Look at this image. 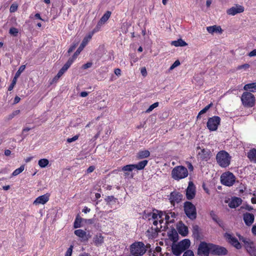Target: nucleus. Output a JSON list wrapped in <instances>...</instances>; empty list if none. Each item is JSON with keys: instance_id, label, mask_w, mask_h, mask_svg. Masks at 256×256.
<instances>
[{"instance_id": "f257e3e1", "label": "nucleus", "mask_w": 256, "mask_h": 256, "mask_svg": "<svg viewBox=\"0 0 256 256\" xmlns=\"http://www.w3.org/2000/svg\"><path fill=\"white\" fill-rule=\"evenodd\" d=\"M190 245V242L188 239H184L178 244H172L171 248L172 254L176 256H180L182 252L188 249Z\"/></svg>"}, {"instance_id": "f03ea898", "label": "nucleus", "mask_w": 256, "mask_h": 256, "mask_svg": "<svg viewBox=\"0 0 256 256\" xmlns=\"http://www.w3.org/2000/svg\"><path fill=\"white\" fill-rule=\"evenodd\" d=\"M130 254L133 256H141L147 250V246L142 242H136L132 244L130 248Z\"/></svg>"}, {"instance_id": "7ed1b4c3", "label": "nucleus", "mask_w": 256, "mask_h": 256, "mask_svg": "<svg viewBox=\"0 0 256 256\" xmlns=\"http://www.w3.org/2000/svg\"><path fill=\"white\" fill-rule=\"evenodd\" d=\"M231 156L224 150L219 152L216 156V160L218 165L222 168H226L230 164Z\"/></svg>"}, {"instance_id": "20e7f679", "label": "nucleus", "mask_w": 256, "mask_h": 256, "mask_svg": "<svg viewBox=\"0 0 256 256\" xmlns=\"http://www.w3.org/2000/svg\"><path fill=\"white\" fill-rule=\"evenodd\" d=\"M188 174L187 168L182 166L174 167L172 171V178L176 180H179L187 177Z\"/></svg>"}, {"instance_id": "39448f33", "label": "nucleus", "mask_w": 256, "mask_h": 256, "mask_svg": "<svg viewBox=\"0 0 256 256\" xmlns=\"http://www.w3.org/2000/svg\"><path fill=\"white\" fill-rule=\"evenodd\" d=\"M184 210L188 218L194 220L196 218V210L194 204L191 202L186 201L184 204Z\"/></svg>"}, {"instance_id": "423d86ee", "label": "nucleus", "mask_w": 256, "mask_h": 256, "mask_svg": "<svg viewBox=\"0 0 256 256\" xmlns=\"http://www.w3.org/2000/svg\"><path fill=\"white\" fill-rule=\"evenodd\" d=\"M240 100L244 107L252 108L255 104V96L250 92H244L240 97Z\"/></svg>"}, {"instance_id": "0eeeda50", "label": "nucleus", "mask_w": 256, "mask_h": 256, "mask_svg": "<svg viewBox=\"0 0 256 256\" xmlns=\"http://www.w3.org/2000/svg\"><path fill=\"white\" fill-rule=\"evenodd\" d=\"M236 180L235 176L230 172L223 173L220 176V182L224 186H232Z\"/></svg>"}, {"instance_id": "6e6552de", "label": "nucleus", "mask_w": 256, "mask_h": 256, "mask_svg": "<svg viewBox=\"0 0 256 256\" xmlns=\"http://www.w3.org/2000/svg\"><path fill=\"white\" fill-rule=\"evenodd\" d=\"M210 246H211L210 243L200 242L198 247L197 254L199 256H208L210 253L211 254Z\"/></svg>"}, {"instance_id": "1a4fd4ad", "label": "nucleus", "mask_w": 256, "mask_h": 256, "mask_svg": "<svg viewBox=\"0 0 256 256\" xmlns=\"http://www.w3.org/2000/svg\"><path fill=\"white\" fill-rule=\"evenodd\" d=\"M220 118L218 116H214L208 118L207 122V127L210 131H214L218 129L220 124Z\"/></svg>"}, {"instance_id": "9d476101", "label": "nucleus", "mask_w": 256, "mask_h": 256, "mask_svg": "<svg viewBox=\"0 0 256 256\" xmlns=\"http://www.w3.org/2000/svg\"><path fill=\"white\" fill-rule=\"evenodd\" d=\"M91 38L92 36L90 34L87 36L84 37L78 48L74 53L72 56L70 58L69 60H72V62H73L77 58L78 56L80 53V52L83 50L84 48L87 45L88 42Z\"/></svg>"}, {"instance_id": "9b49d317", "label": "nucleus", "mask_w": 256, "mask_h": 256, "mask_svg": "<svg viewBox=\"0 0 256 256\" xmlns=\"http://www.w3.org/2000/svg\"><path fill=\"white\" fill-rule=\"evenodd\" d=\"M211 254L214 255H226L228 253L227 250L221 246L211 244Z\"/></svg>"}, {"instance_id": "f8f14e48", "label": "nucleus", "mask_w": 256, "mask_h": 256, "mask_svg": "<svg viewBox=\"0 0 256 256\" xmlns=\"http://www.w3.org/2000/svg\"><path fill=\"white\" fill-rule=\"evenodd\" d=\"M183 196L180 192L174 191L170 193L169 200L170 204L174 206L176 203L178 204L180 202Z\"/></svg>"}, {"instance_id": "ddd939ff", "label": "nucleus", "mask_w": 256, "mask_h": 256, "mask_svg": "<svg viewBox=\"0 0 256 256\" xmlns=\"http://www.w3.org/2000/svg\"><path fill=\"white\" fill-rule=\"evenodd\" d=\"M224 237L227 241L237 249H240L242 248L241 244L236 238L232 236L229 233H226Z\"/></svg>"}, {"instance_id": "4468645a", "label": "nucleus", "mask_w": 256, "mask_h": 256, "mask_svg": "<svg viewBox=\"0 0 256 256\" xmlns=\"http://www.w3.org/2000/svg\"><path fill=\"white\" fill-rule=\"evenodd\" d=\"M163 215L164 212L161 211H158V210H156L155 212L154 210H153V212H150L148 214V218L149 220H158V218H160V220H159V222L160 224H162L164 222L163 218Z\"/></svg>"}, {"instance_id": "2eb2a0df", "label": "nucleus", "mask_w": 256, "mask_h": 256, "mask_svg": "<svg viewBox=\"0 0 256 256\" xmlns=\"http://www.w3.org/2000/svg\"><path fill=\"white\" fill-rule=\"evenodd\" d=\"M195 195L196 187L192 182H190L186 190V198L188 200H191L194 198Z\"/></svg>"}, {"instance_id": "dca6fc26", "label": "nucleus", "mask_w": 256, "mask_h": 256, "mask_svg": "<svg viewBox=\"0 0 256 256\" xmlns=\"http://www.w3.org/2000/svg\"><path fill=\"white\" fill-rule=\"evenodd\" d=\"M72 63L73 62H72V60L68 59L67 62L60 68L57 74L54 78V80H56L59 79L62 76V75L68 70V69L70 67Z\"/></svg>"}, {"instance_id": "f3484780", "label": "nucleus", "mask_w": 256, "mask_h": 256, "mask_svg": "<svg viewBox=\"0 0 256 256\" xmlns=\"http://www.w3.org/2000/svg\"><path fill=\"white\" fill-rule=\"evenodd\" d=\"M244 11V7L236 4L235 6L228 9L226 11L228 15L234 16L238 14L242 13Z\"/></svg>"}, {"instance_id": "a211bd4d", "label": "nucleus", "mask_w": 256, "mask_h": 256, "mask_svg": "<svg viewBox=\"0 0 256 256\" xmlns=\"http://www.w3.org/2000/svg\"><path fill=\"white\" fill-rule=\"evenodd\" d=\"M74 234L78 238H81L82 240L86 242L91 237L90 233L87 234L84 230L78 229L74 230Z\"/></svg>"}, {"instance_id": "6ab92c4d", "label": "nucleus", "mask_w": 256, "mask_h": 256, "mask_svg": "<svg viewBox=\"0 0 256 256\" xmlns=\"http://www.w3.org/2000/svg\"><path fill=\"white\" fill-rule=\"evenodd\" d=\"M244 244L246 248L250 254L251 256H256V248L254 242L250 240L248 242H244Z\"/></svg>"}, {"instance_id": "aec40b11", "label": "nucleus", "mask_w": 256, "mask_h": 256, "mask_svg": "<svg viewBox=\"0 0 256 256\" xmlns=\"http://www.w3.org/2000/svg\"><path fill=\"white\" fill-rule=\"evenodd\" d=\"M243 218L246 224L250 226L254 222V216L252 214L246 212L244 214Z\"/></svg>"}, {"instance_id": "412c9836", "label": "nucleus", "mask_w": 256, "mask_h": 256, "mask_svg": "<svg viewBox=\"0 0 256 256\" xmlns=\"http://www.w3.org/2000/svg\"><path fill=\"white\" fill-rule=\"evenodd\" d=\"M49 200V195L45 194L38 197L34 202V204L38 205L40 204H45Z\"/></svg>"}, {"instance_id": "4be33fe9", "label": "nucleus", "mask_w": 256, "mask_h": 256, "mask_svg": "<svg viewBox=\"0 0 256 256\" xmlns=\"http://www.w3.org/2000/svg\"><path fill=\"white\" fill-rule=\"evenodd\" d=\"M242 204V200L237 197H234L232 199L228 204V206L230 208H236Z\"/></svg>"}, {"instance_id": "5701e85b", "label": "nucleus", "mask_w": 256, "mask_h": 256, "mask_svg": "<svg viewBox=\"0 0 256 256\" xmlns=\"http://www.w3.org/2000/svg\"><path fill=\"white\" fill-rule=\"evenodd\" d=\"M178 233L182 236H186L188 234V228L184 224H180L178 227Z\"/></svg>"}, {"instance_id": "b1692460", "label": "nucleus", "mask_w": 256, "mask_h": 256, "mask_svg": "<svg viewBox=\"0 0 256 256\" xmlns=\"http://www.w3.org/2000/svg\"><path fill=\"white\" fill-rule=\"evenodd\" d=\"M160 231L158 227L154 228H151L146 231L147 234L149 238H156L158 232Z\"/></svg>"}, {"instance_id": "393cba45", "label": "nucleus", "mask_w": 256, "mask_h": 256, "mask_svg": "<svg viewBox=\"0 0 256 256\" xmlns=\"http://www.w3.org/2000/svg\"><path fill=\"white\" fill-rule=\"evenodd\" d=\"M168 236L169 239L173 242L172 244H175L178 240V234L174 229L168 234Z\"/></svg>"}, {"instance_id": "a878e982", "label": "nucleus", "mask_w": 256, "mask_h": 256, "mask_svg": "<svg viewBox=\"0 0 256 256\" xmlns=\"http://www.w3.org/2000/svg\"><path fill=\"white\" fill-rule=\"evenodd\" d=\"M206 30L210 34H213L214 32L222 33V32L221 27L216 25L206 27Z\"/></svg>"}, {"instance_id": "bb28decb", "label": "nucleus", "mask_w": 256, "mask_h": 256, "mask_svg": "<svg viewBox=\"0 0 256 256\" xmlns=\"http://www.w3.org/2000/svg\"><path fill=\"white\" fill-rule=\"evenodd\" d=\"M150 156V152L148 150H140L137 154V158L138 159H142L148 158Z\"/></svg>"}, {"instance_id": "cd10ccee", "label": "nucleus", "mask_w": 256, "mask_h": 256, "mask_svg": "<svg viewBox=\"0 0 256 256\" xmlns=\"http://www.w3.org/2000/svg\"><path fill=\"white\" fill-rule=\"evenodd\" d=\"M244 90H250L251 92H256V82L248 84L244 87Z\"/></svg>"}, {"instance_id": "c85d7f7f", "label": "nucleus", "mask_w": 256, "mask_h": 256, "mask_svg": "<svg viewBox=\"0 0 256 256\" xmlns=\"http://www.w3.org/2000/svg\"><path fill=\"white\" fill-rule=\"evenodd\" d=\"M148 163V160H144L140 162L137 164H134V168L138 170H143Z\"/></svg>"}, {"instance_id": "c756f323", "label": "nucleus", "mask_w": 256, "mask_h": 256, "mask_svg": "<svg viewBox=\"0 0 256 256\" xmlns=\"http://www.w3.org/2000/svg\"><path fill=\"white\" fill-rule=\"evenodd\" d=\"M248 157L251 161L256 162V149L250 150L248 153Z\"/></svg>"}, {"instance_id": "7c9ffc66", "label": "nucleus", "mask_w": 256, "mask_h": 256, "mask_svg": "<svg viewBox=\"0 0 256 256\" xmlns=\"http://www.w3.org/2000/svg\"><path fill=\"white\" fill-rule=\"evenodd\" d=\"M198 155L200 156L202 160H206L209 156V151L208 150H206L204 148L202 149L200 151L198 152Z\"/></svg>"}, {"instance_id": "2f4dec72", "label": "nucleus", "mask_w": 256, "mask_h": 256, "mask_svg": "<svg viewBox=\"0 0 256 256\" xmlns=\"http://www.w3.org/2000/svg\"><path fill=\"white\" fill-rule=\"evenodd\" d=\"M172 45L174 46H186L187 44L182 39L180 38L177 40L172 41L171 42Z\"/></svg>"}, {"instance_id": "473e14b6", "label": "nucleus", "mask_w": 256, "mask_h": 256, "mask_svg": "<svg viewBox=\"0 0 256 256\" xmlns=\"http://www.w3.org/2000/svg\"><path fill=\"white\" fill-rule=\"evenodd\" d=\"M200 227L198 225H194L192 226V234L194 238H198L200 236Z\"/></svg>"}, {"instance_id": "72a5a7b5", "label": "nucleus", "mask_w": 256, "mask_h": 256, "mask_svg": "<svg viewBox=\"0 0 256 256\" xmlns=\"http://www.w3.org/2000/svg\"><path fill=\"white\" fill-rule=\"evenodd\" d=\"M110 14L111 12L110 11H107L100 19V20L98 23V25H99L100 23H104L106 22L110 18Z\"/></svg>"}, {"instance_id": "f704fd0d", "label": "nucleus", "mask_w": 256, "mask_h": 256, "mask_svg": "<svg viewBox=\"0 0 256 256\" xmlns=\"http://www.w3.org/2000/svg\"><path fill=\"white\" fill-rule=\"evenodd\" d=\"M103 242V237L100 235L96 236L94 238V242L96 246L101 245Z\"/></svg>"}, {"instance_id": "c9c22d12", "label": "nucleus", "mask_w": 256, "mask_h": 256, "mask_svg": "<svg viewBox=\"0 0 256 256\" xmlns=\"http://www.w3.org/2000/svg\"><path fill=\"white\" fill-rule=\"evenodd\" d=\"M49 164V160L46 158H42L38 160V164L41 168H46Z\"/></svg>"}, {"instance_id": "e433bc0d", "label": "nucleus", "mask_w": 256, "mask_h": 256, "mask_svg": "<svg viewBox=\"0 0 256 256\" xmlns=\"http://www.w3.org/2000/svg\"><path fill=\"white\" fill-rule=\"evenodd\" d=\"M83 219L77 216L74 223V228H77L81 227V223Z\"/></svg>"}, {"instance_id": "4c0bfd02", "label": "nucleus", "mask_w": 256, "mask_h": 256, "mask_svg": "<svg viewBox=\"0 0 256 256\" xmlns=\"http://www.w3.org/2000/svg\"><path fill=\"white\" fill-rule=\"evenodd\" d=\"M24 165L21 166L19 168L15 170L12 173V176H16L20 173H21L24 170Z\"/></svg>"}, {"instance_id": "58836bf2", "label": "nucleus", "mask_w": 256, "mask_h": 256, "mask_svg": "<svg viewBox=\"0 0 256 256\" xmlns=\"http://www.w3.org/2000/svg\"><path fill=\"white\" fill-rule=\"evenodd\" d=\"M25 68H26L25 65L21 66L19 68L18 70L16 72L14 77H16V78H18L20 76V74L24 72V70H25Z\"/></svg>"}, {"instance_id": "ea45409f", "label": "nucleus", "mask_w": 256, "mask_h": 256, "mask_svg": "<svg viewBox=\"0 0 256 256\" xmlns=\"http://www.w3.org/2000/svg\"><path fill=\"white\" fill-rule=\"evenodd\" d=\"M164 216V218L166 220V224L172 223L174 222V219H170V216L169 215V213L164 212L163 217Z\"/></svg>"}, {"instance_id": "a19ab883", "label": "nucleus", "mask_w": 256, "mask_h": 256, "mask_svg": "<svg viewBox=\"0 0 256 256\" xmlns=\"http://www.w3.org/2000/svg\"><path fill=\"white\" fill-rule=\"evenodd\" d=\"M135 169L134 164H128L124 166L122 170L123 171L131 172Z\"/></svg>"}, {"instance_id": "79ce46f5", "label": "nucleus", "mask_w": 256, "mask_h": 256, "mask_svg": "<svg viewBox=\"0 0 256 256\" xmlns=\"http://www.w3.org/2000/svg\"><path fill=\"white\" fill-rule=\"evenodd\" d=\"M159 103L158 102H154L151 106H149V108L146 110V113H150L151 112L154 108H156L158 106Z\"/></svg>"}, {"instance_id": "37998d69", "label": "nucleus", "mask_w": 256, "mask_h": 256, "mask_svg": "<svg viewBox=\"0 0 256 256\" xmlns=\"http://www.w3.org/2000/svg\"><path fill=\"white\" fill-rule=\"evenodd\" d=\"M116 198H115L114 196H108L106 198H105L106 202L110 204L112 202H116Z\"/></svg>"}, {"instance_id": "c03bdc74", "label": "nucleus", "mask_w": 256, "mask_h": 256, "mask_svg": "<svg viewBox=\"0 0 256 256\" xmlns=\"http://www.w3.org/2000/svg\"><path fill=\"white\" fill-rule=\"evenodd\" d=\"M212 106V104L210 103V104H209L208 106H205L202 110L199 112V115H201L202 114L206 113Z\"/></svg>"}, {"instance_id": "a18cd8bd", "label": "nucleus", "mask_w": 256, "mask_h": 256, "mask_svg": "<svg viewBox=\"0 0 256 256\" xmlns=\"http://www.w3.org/2000/svg\"><path fill=\"white\" fill-rule=\"evenodd\" d=\"M9 33L13 36H16L18 34V30L16 28H11L10 29Z\"/></svg>"}, {"instance_id": "49530a36", "label": "nucleus", "mask_w": 256, "mask_h": 256, "mask_svg": "<svg viewBox=\"0 0 256 256\" xmlns=\"http://www.w3.org/2000/svg\"><path fill=\"white\" fill-rule=\"evenodd\" d=\"M17 79H18L17 78H16V77L14 76L11 84L8 88V90L11 91L14 88V86L15 84H16Z\"/></svg>"}, {"instance_id": "de8ad7c7", "label": "nucleus", "mask_w": 256, "mask_h": 256, "mask_svg": "<svg viewBox=\"0 0 256 256\" xmlns=\"http://www.w3.org/2000/svg\"><path fill=\"white\" fill-rule=\"evenodd\" d=\"M20 113V110H16L14 111L12 114L8 115V120H11L14 118L15 116L18 114Z\"/></svg>"}, {"instance_id": "09e8293b", "label": "nucleus", "mask_w": 256, "mask_h": 256, "mask_svg": "<svg viewBox=\"0 0 256 256\" xmlns=\"http://www.w3.org/2000/svg\"><path fill=\"white\" fill-rule=\"evenodd\" d=\"M182 256H194V252L190 250H186L184 252Z\"/></svg>"}, {"instance_id": "8fccbe9b", "label": "nucleus", "mask_w": 256, "mask_h": 256, "mask_svg": "<svg viewBox=\"0 0 256 256\" xmlns=\"http://www.w3.org/2000/svg\"><path fill=\"white\" fill-rule=\"evenodd\" d=\"M180 61L178 60H176L173 64L170 66V70H171L173 69H174L175 68L177 67L178 66H180Z\"/></svg>"}, {"instance_id": "3c124183", "label": "nucleus", "mask_w": 256, "mask_h": 256, "mask_svg": "<svg viewBox=\"0 0 256 256\" xmlns=\"http://www.w3.org/2000/svg\"><path fill=\"white\" fill-rule=\"evenodd\" d=\"M18 6L16 4H12L10 8V12H14L18 10Z\"/></svg>"}, {"instance_id": "603ef678", "label": "nucleus", "mask_w": 256, "mask_h": 256, "mask_svg": "<svg viewBox=\"0 0 256 256\" xmlns=\"http://www.w3.org/2000/svg\"><path fill=\"white\" fill-rule=\"evenodd\" d=\"M78 136L76 135V136H73L72 138H68L66 140V142L68 143H70V142L76 141V140H77L78 139Z\"/></svg>"}, {"instance_id": "864d4df0", "label": "nucleus", "mask_w": 256, "mask_h": 256, "mask_svg": "<svg viewBox=\"0 0 256 256\" xmlns=\"http://www.w3.org/2000/svg\"><path fill=\"white\" fill-rule=\"evenodd\" d=\"M72 246H71L65 254V256H71L72 251Z\"/></svg>"}, {"instance_id": "5fc2aeb1", "label": "nucleus", "mask_w": 256, "mask_h": 256, "mask_svg": "<svg viewBox=\"0 0 256 256\" xmlns=\"http://www.w3.org/2000/svg\"><path fill=\"white\" fill-rule=\"evenodd\" d=\"M210 216L212 217V219L216 222H217V220L218 219L217 216L214 214V212L213 211L210 212Z\"/></svg>"}, {"instance_id": "6e6d98bb", "label": "nucleus", "mask_w": 256, "mask_h": 256, "mask_svg": "<svg viewBox=\"0 0 256 256\" xmlns=\"http://www.w3.org/2000/svg\"><path fill=\"white\" fill-rule=\"evenodd\" d=\"M83 221L85 223L88 224H92L94 222V218L83 219Z\"/></svg>"}, {"instance_id": "4d7b16f0", "label": "nucleus", "mask_w": 256, "mask_h": 256, "mask_svg": "<svg viewBox=\"0 0 256 256\" xmlns=\"http://www.w3.org/2000/svg\"><path fill=\"white\" fill-rule=\"evenodd\" d=\"M76 44H74L72 45V46H70V47L69 48V49L68 51V54L71 53L76 48Z\"/></svg>"}, {"instance_id": "13d9d810", "label": "nucleus", "mask_w": 256, "mask_h": 256, "mask_svg": "<svg viewBox=\"0 0 256 256\" xmlns=\"http://www.w3.org/2000/svg\"><path fill=\"white\" fill-rule=\"evenodd\" d=\"M140 72L143 76H146V75L147 74V72L146 68H142L140 70Z\"/></svg>"}, {"instance_id": "bf43d9fd", "label": "nucleus", "mask_w": 256, "mask_h": 256, "mask_svg": "<svg viewBox=\"0 0 256 256\" xmlns=\"http://www.w3.org/2000/svg\"><path fill=\"white\" fill-rule=\"evenodd\" d=\"M92 66V62H87L86 64H84L82 66V68L84 69H86V68H90Z\"/></svg>"}, {"instance_id": "052dcab7", "label": "nucleus", "mask_w": 256, "mask_h": 256, "mask_svg": "<svg viewBox=\"0 0 256 256\" xmlns=\"http://www.w3.org/2000/svg\"><path fill=\"white\" fill-rule=\"evenodd\" d=\"M250 67V65L248 64H246L238 66V69H242V68H246Z\"/></svg>"}, {"instance_id": "680f3d73", "label": "nucleus", "mask_w": 256, "mask_h": 256, "mask_svg": "<svg viewBox=\"0 0 256 256\" xmlns=\"http://www.w3.org/2000/svg\"><path fill=\"white\" fill-rule=\"evenodd\" d=\"M95 169V167L93 166H90L86 170L88 173L92 172Z\"/></svg>"}, {"instance_id": "e2e57ef3", "label": "nucleus", "mask_w": 256, "mask_h": 256, "mask_svg": "<svg viewBox=\"0 0 256 256\" xmlns=\"http://www.w3.org/2000/svg\"><path fill=\"white\" fill-rule=\"evenodd\" d=\"M248 56H250V57L256 56V49L254 50H253L251 51L248 54Z\"/></svg>"}, {"instance_id": "0e129e2a", "label": "nucleus", "mask_w": 256, "mask_h": 256, "mask_svg": "<svg viewBox=\"0 0 256 256\" xmlns=\"http://www.w3.org/2000/svg\"><path fill=\"white\" fill-rule=\"evenodd\" d=\"M20 100V98L18 96H16L14 98V104H16L19 102Z\"/></svg>"}, {"instance_id": "69168bd1", "label": "nucleus", "mask_w": 256, "mask_h": 256, "mask_svg": "<svg viewBox=\"0 0 256 256\" xmlns=\"http://www.w3.org/2000/svg\"><path fill=\"white\" fill-rule=\"evenodd\" d=\"M114 74L116 76H120L121 74V70L120 68H116L114 70Z\"/></svg>"}, {"instance_id": "338daca9", "label": "nucleus", "mask_w": 256, "mask_h": 256, "mask_svg": "<svg viewBox=\"0 0 256 256\" xmlns=\"http://www.w3.org/2000/svg\"><path fill=\"white\" fill-rule=\"evenodd\" d=\"M222 228L224 226V224L222 220H220L219 218L217 220V222H216Z\"/></svg>"}, {"instance_id": "774afa93", "label": "nucleus", "mask_w": 256, "mask_h": 256, "mask_svg": "<svg viewBox=\"0 0 256 256\" xmlns=\"http://www.w3.org/2000/svg\"><path fill=\"white\" fill-rule=\"evenodd\" d=\"M252 234L256 236V226H254L252 228Z\"/></svg>"}]
</instances>
